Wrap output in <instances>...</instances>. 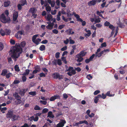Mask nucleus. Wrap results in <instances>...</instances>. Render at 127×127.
I'll return each mask as SVG.
<instances>
[{
    "label": "nucleus",
    "mask_w": 127,
    "mask_h": 127,
    "mask_svg": "<svg viewBox=\"0 0 127 127\" xmlns=\"http://www.w3.org/2000/svg\"><path fill=\"white\" fill-rule=\"evenodd\" d=\"M12 75L11 73L9 72L7 74V73L5 76L6 78H7L8 79L11 76H12Z\"/></svg>",
    "instance_id": "nucleus-34"
},
{
    "label": "nucleus",
    "mask_w": 127,
    "mask_h": 127,
    "mask_svg": "<svg viewBox=\"0 0 127 127\" xmlns=\"http://www.w3.org/2000/svg\"><path fill=\"white\" fill-rule=\"evenodd\" d=\"M38 34H36L34 35L32 38V41L33 43L35 42L36 39L37 37L38 36Z\"/></svg>",
    "instance_id": "nucleus-21"
},
{
    "label": "nucleus",
    "mask_w": 127,
    "mask_h": 127,
    "mask_svg": "<svg viewBox=\"0 0 127 127\" xmlns=\"http://www.w3.org/2000/svg\"><path fill=\"white\" fill-rule=\"evenodd\" d=\"M103 54V53L102 52V51H101L99 53H98L97 54H95V57H97V56L98 57H100Z\"/></svg>",
    "instance_id": "nucleus-38"
},
{
    "label": "nucleus",
    "mask_w": 127,
    "mask_h": 127,
    "mask_svg": "<svg viewBox=\"0 0 127 127\" xmlns=\"http://www.w3.org/2000/svg\"><path fill=\"white\" fill-rule=\"evenodd\" d=\"M65 26V25H60L58 28L59 29L61 30L63 28H64Z\"/></svg>",
    "instance_id": "nucleus-51"
},
{
    "label": "nucleus",
    "mask_w": 127,
    "mask_h": 127,
    "mask_svg": "<svg viewBox=\"0 0 127 127\" xmlns=\"http://www.w3.org/2000/svg\"><path fill=\"white\" fill-rule=\"evenodd\" d=\"M24 75L22 77V80L23 82H25L26 81L27 78L26 76Z\"/></svg>",
    "instance_id": "nucleus-52"
},
{
    "label": "nucleus",
    "mask_w": 127,
    "mask_h": 127,
    "mask_svg": "<svg viewBox=\"0 0 127 127\" xmlns=\"http://www.w3.org/2000/svg\"><path fill=\"white\" fill-rule=\"evenodd\" d=\"M55 2L53 0L52 1V2L50 4H51V6L52 7H54L55 4Z\"/></svg>",
    "instance_id": "nucleus-49"
},
{
    "label": "nucleus",
    "mask_w": 127,
    "mask_h": 127,
    "mask_svg": "<svg viewBox=\"0 0 127 127\" xmlns=\"http://www.w3.org/2000/svg\"><path fill=\"white\" fill-rule=\"evenodd\" d=\"M15 98L17 99H21V97L19 96L18 93L16 92H15L13 94Z\"/></svg>",
    "instance_id": "nucleus-16"
},
{
    "label": "nucleus",
    "mask_w": 127,
    "mask_h": 127,
    "mask_svg": "<svg viewBox=\"0 0 127 127\" xmlns=\"http://www.w3.org/2000/svg\"><path fill=\"white\" fill-rule=\"evenodd\" d=\"M66 123V121L65 120H63L61 122L58 124L56 127H63Z\"/></svg>",
    "instance_id": "nucleus-9"
},
{
    "label": "nucleus",
    "mask_w": 127,
    "mask_h": 127,
    "mask_svg": "<svg viewBox=\"0 0 127 127\" xmlns=\"http://www.w3.org/2000/svg\"><path fill=\"white\" fill-rule=\"evenodd\" d=\"M52 112L51 111H49L48 113L47 117H49L53 118L54 117V116L52 114Z\"/></svg>",
    "instance_id": "nucleus-19"
},
{
    "label": "nucleus",
    "mask_w": 127,
    "mask_h": 127,
    "mask_svg": "<svg viewBox=\"0 0 127 127\" xmlns=\"http://www.w3.org/2000/svg\"><path fill=\"white\" fill-rule=\"evenodd\" d=\"M46 101V100H40V102L41 104L44 105H46L47 103V101Z\"/></svg>",
    "instance_id": "nucleus-35"
},
{
    "label": "nucleus",
    "mask_w": 127,
    "mask_h": 127,
    "mask_svg": "<svg viewBox=\"0 0 127 127\" xmlns=\"http://www.w3.org/2000/svg\"><path fill=\"white\" fill-rule=\"evenodd\" d=\"M39 76L40 77H45L46 76L45 74L43 72H41L39 74Z\"/></svg>",
    "instance_id": "nucleus-56"
},
{
    "label": "nucleus",
    "mask_w": 127,
    "mask_h": 127,
    "mask_svg": "<svg viewBox=\"0 0 127 127\" xmlns=\"http://www.w3.org/2000/svg\"><path fill=\"white\" fill-rule=\"evenodd\" d=\"M26 91L25 89H22L20 91L19 94L22 96H24Z\"/></svg>",
    "instance_id": "nucleus-13"
},
{
    "label": "nucleus",
    "mask_w": 127,
    "mask_h": 127,
    "mask_svg": "<svg viewBox=\"0 0 127 127\" xmlns=\"http://www.w3.org/2000/svg\"><path fill=\"white\" fill-rule=\"evenodd\" d=\"M97 0H92L89 1L88 3V5L90 6L95 5L97 2Z\"/></svg>",
    "instance_id": "nucleus-8"
},
{
    "label": "nucleus",
    "mask_w": 127,
    "mask_h": 127,
    "mask_svg": "<svg viewBox=\"0 0 127 127\" xmlns=\"http://www.w3.org/2000/svg\"><path fill=\"white\" fill-rule=\"evenodd\" d=\"M29 94L32 95V96H34L36 94V93L35 91H32L29 92Z\"/></svg>",
    "instance_id": "nucleus-25"
},
{
    "label": "nucleus",
    "mask_w": 127,
    "mask_h": 127,
    "mask_svg": "<svg viewBox=\"0 0 127 127\" xmlns=\"http://www.w3.org/2000/svg\"><path fill=\"white\" fill-rule=\"evenodd\" d=\"M95 23H98L100 22V18H97L95 20Z\"/></svg>",
    "instance_id": "nucleus-58"
},
{
    "label": "nucleus",
    "mask_w": 127,
    "mask_h": 127,
    "mask_svg": "<svg viewBox=\"0 0 127 127\" xmlns=\"http://www.w3.org/2000/svg\"><path fill=\"white\" fill-rule=\"evenodd\" d=\"M47 19L48 21H52V16L50 14L48 15L47 17Z\"/></svg>",
    "instance_id": "nucleus-20"
},
{
    "label": "nucleus",
    "mask_w": 127,
    "mask_h": 127,
    "mask_svg": "<svg viewBox=\"0 0 127 127\" xmlns=\"http://www.w3.org/2000/svg\"><path fill=\"white\" fill-rule=\"evenodd\" d=\"M53 78L55 79H61L63 78L62 76L60 75V74L58 73H54L53 74Z\"/></svg>",
    "instance_id": "nucleus-3"
},
{
    "label": "nucleus",
    "mask_w": 127,
    "mask_h": 127,
    "mask_svg": "<svg viewBox=\"0 0 127 127\" xmlns=\"http://www.w3.org/2000/svg\"><path fill=\"white\" fill-rule=\"evenodd\" d=\"M55 99H60V95H54Z\"/></svg>",
    "instance_id": "nucleus-57"
},
{
    "label": "nucleus",
    "mask_w": 127,
    "mask_h": 127,
    "mask_svg": "<svg viewBox=\"0 0 127 127\" xmlns=\"http://www.w3.org/2000/svg\"><path fill=\"white\" fill-rule=\"evenodd\" d=\"M22 5L20 4H18L17 7L18 10H21L22 8Z\"/></svg>",
    "instance_id": "nucleus-44"
},
{
    "label": "nucleus",
    "mask_w": 127,
    "mask_h": 127,
    "mask_svg": "<svg viewBox=\"0 0 127 127\" xmlns=\"http://www.w3.org/2000/svg\"><path fill=\"white\" fill-rule=\"evenodd\" d=\"M48 42V40L46 39H45L42 41L41 43L43 44H46Z\"/></svg>",
    "instance_id": "nucleus-55"
},
{
    "label": "nucleus",
    "mask_w": 127,
    "mask_h": 127,
    "mask_svg": "<svg viewBox=\"0 0 127 127\" xmlns=\"http://www.w3.org/2000/svg\"><path fill=\"white\" fill-rule=\"evenodd\" d=\"M18 17V12L17 11H15L13 14V20L14 21H15L17 19Z\"/></svg>",
    "instance_id": "nucleus-5"
},
{
    "label": "nucleus",
    "mask_w": 127,
    "mask_h": 127,
    "mask_svg": "<svg viewBox=\"0 0 127 127\" xmlns=\"http://www.w3.org/2000/svg\"><path fill=\"white\" fill-rule=\"evenodd\" d=\"M84 60V58H79L76 60L77 61L79 62H82Z\"/></svg>",
    "instance_id": "nucleus-46"
},
{
    "label": "nucleus",
    "mask_w": 127,
    "mask_h": 127,
    "mask_svg": "<svg viewBox=\"0 0 127 127\" xmlns=\"http://www.w3.org/2000/svg\"><path fill=\"white\" fill-rule=\"evenodd\" d=\"M76 73V72L75 70L73 69L71 70V72H68L67 73V74L68 75L71 76H72V75L75 74Z\"/></svg>",
    "instance_id": "nucleus-14"
},
{
    "label": "nucleus",
    "mask_w": 127,
    "mask_h": 127,
    "mask_svg": "<svg viewBox=\"0 0 127 127\" xmlns=\"http://www.w3.org/2000/svg\"><path fill=\"white\" fill-rule=\"evenodd\" d=\"M48 109L46 108H44L42 111V113H46L48 112Z\"/></svg>",
    "instance_id": "nucleus-39"
},
{
    "label": "nucleus",
    "mask_w": 127,
    "mask_h": 127,
    "mask_svg": "<svg viewBox=\"0 0 127 127\" xmlns=\"http://www.w3.org/2000/svg\"><path fill=\"white\" fill-rule=\"evenodd\" d=\"M67 49V46H65L64 47H63L61 49V50L62 51H64L66 50Z\"/></svg>",
    "instance_id": "nucleus-63"
},
{
    "label": "nucleus",
    "mask_w": 127,
    "mask_h": 127,
    "mask_svg": "<svg viewBox=\"0 0 127 127\" xmlns=\"http://www.w3.org/2000/svg\"><path fill=\"white\" fill-rule=\"evenodd\" d=\"M75 17L77 19V21H82V19L80 18L79 16L77 14H75L74 15Z\"/></svg>",
    "instance_id": "nucleus-23"
},
{
    "label": "nucleus",
    "mask_w": 127,
    "mask_h": 127,
    "mask_svg": "<svg viewBox=\"0 0 127 127\" xmlns=\"http://www.w3.org/2000/svg\"><path fill=\"white\" fill-rule=\"evenodd\" d=\"M61 59L62 61L64 62L65 64H66L67 62L66 61V58L65 57H62L61 58Z\"/></svg>",
    "instance_id": "nucleus-29"
},
{
    "label": "nucleus",
    "mask_w": 127,
    "mask_h": 127,
    "mask_svg": "<svg viewBox=\"0 0 127 127\" xmlns=\"http://www.w3.org/2000/svg\"><path fill=\"white\" fill-rule=\"evenodd\" d=\"M15 71L17 72L19 71L20 69L18 65H16L15 66Z\"/></svg>",
    "instance_id": "nucleus-33"
},
{
    "label": "nucleus",
    "mask_w": 127,
    "mask_h": 127,
    "mask_svg": "<svg viewBox=\"0 0 127 127\" xmlns=\"http://www.w3.org/2000/svg\"><path fill=\"white\" fill-rule=\"evenodd\" d=\"M13 110L11 109L8 110L7 113L6 114V117L7 118H10L13 115Z\"/></svg>",
    "instance_id": "nucleus-4"
},
{
    "label": "nucleus",
    "mask_w": 127,
    "mask_h": 127,
    "mask_svg": "<svg viewBox=\"0 0 127 127\" xmlns=\"http://www.w3.org/2000/svg\"><path fill=\"white\" fill-rule=\"evenodd\" d=\"M110 25V23L107 21H106L104 23V26H109Z\"/></svg>",
    "instance_id": "nucleus-48"
},
{
    "label": "nucleus",
    "mask_w": 127,
    "mask_h": 127,
    "mask_svg": "<svg viewBox=\"0 0 127 127\" xmlns=\"http://www.w3.org/2000/svg\"><path fill=\"white\" fill-rule=\"evenodd\" d=\"M34 109L35 110H40L41 109L39 106L37 105L35 106Z\"/></svg>",
    "instance_id": "nucleus-40"
},
{
    "label": "nucleus",
    "mask_w": 127,
    "mask_h": 127,
    "mask_svg": "<svg viewBox=\"0 0 127 127\" xmlns=\"http://www.w3.org/2000/svg\"><path fill=\"white\" fill-rule=\"evenodd\" d=\"M37 11V9L35 7H32L29 10V12L32 14L35 13Z\"/></svg>",
    "instance_id": "nucleus-11"
},
{
    "label": "nucleus",
    "mask_w": 127,
    "mask_h": 127,
    "mask_svg": "<svg viewBox=\"0 0 127 127\" xmlns=\"http://www.w3.org/2000/svg\"><path fill=\"white\" fill-rule=\"evenodd\" d=\"M73 69V67L69 66V67L66 70V71L70 72Z\"/></svg>",
    "instance_id": "nucleus-41"
},
{
    "label": "nucleus",
    "mask_w": 127,
    "mask_h": 127,
    "mask_svg": "<svg viewBox=\"0 0 127 127\" xmlns=\"http://www.w3.org/2000/svg\"><path fill=\"white\" fill-rule=\"evenodd\" d=\"M7 70L6 69H3L2 71V72L1 74V75L3 76H5L7 73Z\"/></svg>",
    "instance_id": "nucleus-17"
},
{
    "label": "nucleus",
    "mask_w": 127,
    "mask_h": 127,
    "mask_svg": "<svg viewBox=\"0 0 127 127\" xmlns=\"http://www.w3.org/2000/svg\"><path fill=\"white\" fill-rule=\"evenodd\" d=\"M109 28L112 30V32L113 31V30H114L115 28L113 25L110 24L109 25Z\"/></svg>",
    "instance_id": "nucleus-37"
},
{
    "label": "nucleus",
    "mask_w": 127,
    "mask_h": 127,
    "mask_svg": "<svg viewBox=\"0 0 127 127\" xmlns=\"http://www.w3.org/2000/svg\"><path fill=\"white\" fill-rule=\"evenodd\" d=\"M72 28H69L68 29L66 30L65 32L69 35L73 34H74V32L73 31H72Z\"/></svg>",
    "instance_id": "nucleus-10"
},
{
    "label": "nucleus",
    "mask_w": 127,
    "mask_h": 127,
    "mask_svg": "<svg viewBox=\"0 0 127 127\" xmlns=\"http://www.w3.org/2000/svg\"><path fill=\"white\" fill-rule=\"evenodd\" d=\"M47 23L48 25L46 26V28L49 30L52 29L54 25V23H51L50 22H47Z\"/></svg>",
    "instance_id": "nucleus-6"
},
{
    "label": "nucleus",
    "mask_w": 127,
    "mask_h": 127,
    "mask_svg": "<svg viewBox=\"0 0 127 127\" xmlns=\"http://www.w3.org/2000/svg\"><path fill=\"white\" fill-rule=\"evenodd\" d=\"M0 34L2 36H4L5 35V32L2 29H1L0 30Z\"/></svg>",
    "instance_id": "nucleus-27"
},
{
    "label": "nucleus",
    "mask_w": 127,
    "mask_h": 127,
    "mask_svg": "<svg viewBox=\"0 0 127 127\" xmlns=\"http://www.w3.org/2000/svg\"><path fill=\"white\" fill-rule=\"evenodd\" d=\"M119 26L120 28H124L125 27V25L124 23H121Z\"/></svg>",
    "instance_id": "nucleus-53"
},
{
    "label": "nucleus",
    "mask_w": 127,
    "mask_h": 127,
    "mask_svg": "<svg viewBox=\"0 0 127 127\" xmlns=\"http://www.w3.org/2000/svg\"><path fill=\"white\" fill-rule=\"evenodd\" d=\"M35 70L32 72V73L33 74L37 73L38 72L40 71V68L38 65H37L34 67Z\"/></svg>",
    "instance_id": "nucleus-7"
},
{
    "label": "nucleus",
    "mask_w": 127,
    "mask_h": 127,
    "mask_svg": "<svg viewBox=\"0 0 127 127\" xmlns=\"http://www.w3.org/2000/svg\"><path fill=\"white\" fill-rule=\"evenodd\" d=\"M20 3L22 6H23L25 4H27V1L26 0H22L20 1Z\"/></svg>",
    "instance_id": "nucleus-22"
},
{
    "label": "nucleus",
    "mask_w": 127,
    "mask_h": 127,
    "mask_svg": "<svg viewBox=\"0 0 127 127\" xmlns=\"http://www.w3.org/2000/svg\"><path fill=\"white\" fill-rule=\"evenodd\" d=\"M95 55V54H93L91 57H90L89 59L91 61H92L93 59L94 58Z\"/></svg>",
    "instance_id": "nucleus-61"
},
{
    "label": "nucleus",
    "mask_w": 127,
    "mask_h": 127,
    "mask_svg": "<svg viewBox=\"0 0 127 127\" xmlns=\"http://www.w3.org/2000/svg\"><path fill=\"white\" fill-rule=\"evenodd\" d=\"M101 97V95L100 94L98 95L97 96H96L94 100V102L95 103H97L98 102V100L100 97Z\"/></svg>",
    "instance_id": "nucleus-15"
},
{
    "label": "nucleus",
    "mask_w": 127,
    "mask_h": 127,
    "mask_svg": "<svg viewBox=\"0 0 127 127\" xmlns=\"http://www.w3.org/2000/svg\"><path fill=\"white\" fill-rule=\"evenodd\" d=\"M102 96L101 95V97H100V98H102L103 99H105L106 97V95L104 94V93H102Z\"/></svg>",
    "instance_id": "nucleus-47"
},
{
    "label": "nucleus",
    "mask_w": 127,
    "mask_h": 127,
    "mask_svg": "<svg viewBox=\"0 0 127 127\" xmlns=\"http://www.w3.org/2000/svg\"><path fill=\"white\" fill-rule=\"evenodd\" d=\"M63 96L64 98L65 99H66L68 97V96L65 93H64L63 94Z\"/></svg>",
    "instance_id": "nucleus-60"
},
{
    "label": "nucleus",
    "mask_w": 127,
    "mask_h": 127,
    "mask_svg": "<svg viewBox=\"0 0 127 127\" xmlns=\"http://www.w3.org/2000/svg\"><path fill=\"white\" fill-rule=\"evenodd\" d=\"M79 53L82 57L86 55L87 54V52H84V51H82L80 52Z\"/></svg>",
    "instance_id": "nucleus-26"
},
{
    "label": "nucleus",
    "mask_w": 127,
    "mask_h": 127,
    "mask_svg": "<svg viewBox=\"0 0 127 127\" xmlns=\"http://www.w3.org/2000/svg\"><path fill=\"white\" fill-rule=\"evenodd\" d=\"M46 9L47 11L49 12L51 11V8L49 6H48L46 7Z\"/></svg>",
    "instance_id": "nucleus-32"
},
{
    "label": "nucleus",
    "mask_w": 127,
    "mask_h": 127,
    "mask_svg": "<svg viewBox=\"0 0 127 127\" xmlns=\"http://www.w3.org/2000/svg\"><path fill=\"white\" fill-rule=\"evenodd\" d=\"M26 43L25 41L22 42L20 43V46L19 44H16L14 46L11 47L9 52H11L12 55L11 57L15 59V61H16V59L18 58L20 56L23 51V49L21 46L23 48L25 47Z\"/></svg>",
    "instance_id": "nucleus-1"
},
{
    "label": "nucleus",
    "mask_w": 127,
    "mask_h": 127,
    "mask_svg": "<svg viewBox=\"0 0 127 127\" xmlns=\"http://www.w3.org/2000/svg\"><path fill=\"white\" fill-rule=\"evenodd\" d=\"M106 95L108 96L109 97H111V96H114L115 95L114 94H113L112 95L110 94V91H108L107 92L106 94Z\"/></svg>",
    "instance_id": "nucleus-30"
},
{
    "label": "nucleus",
    "mask_w": 127,
    "mask_h": 127,
    "mask_svg": "<svg viewBox=\"0 0 127 127\" xmlns=\"http://www.w3.org/2000/svg\"><path fill=\"white\" fill-rule=\"evenodd\" d=\"M52 32L54 33L57 34L58 32V31L56 29H54L52 30Z\"/></svg>",
    "instance_id": "nucleus-54"
},
{
    "label": "nucleus",
    "mask_w": 127,
    "mask_h": 127,
    "mask_svg": "<svg viewBox=\"0 0 127 127\" xmlns=\"http://www.w3.org/2000/svg\"><path fill=\"white\" fill-rule=\"evenodd\" d=\"M60 53L59 52L56 53L55 54V57L57 59H58L59 58Z\"/></svg>",
    "instance_id": "nucleus-45"
},
{
    "label": "nucleus",
    "mask_w": 127,
    "mask_h": 127,
    "mask_svg": "<svg viewBox=\"0 0 127 127\" xmlns=\"http://www.w3.org/2000/svg\"><path fill=\"white\" fill-rule=\"evenodd\" d=\"M41 40L39 38H37L35 41V42L34 43H35L36 45H38L39 44V42L41 41Z\"/></svg>",
    "instance_id": "nucleus-28"
},
{
    "label": "nucleus",
    "mask_w": 127,
    "mask_h": 127,
    "mask_svg": "<svg viewBox=\"0 0 127 127\" xmlns=\"http://www.w3.org/2000/svg\"><path fill=\"white\" fill-rule=\"evenodd\" d=\"M57 63L58 65H61L62 64L61 60L60 59H58L57 60Z\"/></svg>",
    "instance_id": "nucleus-50"
},
{
    "label": "nucleus",
    "mask_w": 127,
    "mask_h": 127,
    "mask_svg": "<svg viewBox=\"0 0 127 127\" xmlns=\"http://www.w3.org/2000/svg\"><path fill=\"white\" fill-rule=\"evenodd\" d=\"M10 2L9 1H6L4 2V7H8L10 5Z\"/></svg>",
    "instance_id": "nucleus-18"
},
{
    "label": "nucleus",
    "mask_w": 127,
    "mask_h": 127,
    "mask_svg": "<svg viewBox=\"0 0 127 127\" xmlns=\"http://www.w3.org/2000/svg\"><path fill=\"white\" fill-rule=\"evenodd\" d=\"M4 48V46L2 43L0 42V51H2Z\"/></svg>",
    "instance_id": "nucleus-36"
},
{
    "label": "nucleus",
    "mask_w": 127,
    "mask_h": 127,
    "mask_svg": "<svg viewBox=\"0 0 127 127\" xmlns=\"http://www.w3.org/2000/svg\"><path fill=\"white\" fill-rule=\"evenodd\" d=\"M39 49L41 51H44L45 49V46L44 45H41Z\"/></svg>",
    "instance_id": "nucleus-24"
},
{
    "label": "nucleus",
    "mask_w": 127,
    "mask_h": 127,
    "mask_svg": "<svg viewBox=\"0 0 127 127\" xmlns=\"http://www.w3.org/2000/svg\"><path fill=\"white\" fill-rule=\"evenodd\" d=\"M4 13L6 15L7 17H8L9 13L8 10H5L4 12Z\"/></svg>",
    "instance_id": "nucleus-62"
},
{
    "label": "nucleus",
    "mask_w": 127,
    "mask_h": 127,
    "mask_svg": "<svg viewBox=\"0 0 127 127\" xmlns=\"http://www.w3.org/2000/svg\"><path fill=\"white\" fill-rule=\"evenodd\" d=\"M11 33V31L10 30H8L6 31L5 32V35H8L10 34Z\"/></svg>",
    "instance_id": "nucleus-59"
},
{
    "label": "nucleus",
    "mask_w": 127,
    "mask_h": 127,
    "mask_svg": "<svg viewBox=\"0 0 127 127\" xmlns=\"http://www.w3.org/2000/svg\"><path fill=\"white\" fill-rule=\"evenodd\" d=\"M96 14L97 15H99L100 17H101L102 18L104 19V18L103 16L100 13L99 11H96Z\"/></svg>",
    "instance_id": "nucleus-42"
},
{
    "label": "nucleus",
    "mask_w": 127,
    "mask_h": 127,
    "mask_svg": "<svg viewBox=\"0 0 127 127\" xmlns=\"http://www.w3.org/2000/svg\"><path fill=\"white\" fill-rule=\"evenodd\" d=\"M0 19L2 22L4 23H9L10 21V18L8 17H6L4 14H2L0 16Z\"/></svg>",
    "instance_id": "nucleus-2"
},
{
    "label": "nucleus",
    "mask_w": 127,
    "mask_h": 127,
    "mask_svg": "<svg viewBox=\"0 0 127 127\" xmlns=\"http://www.w3.org/2000/svg\"><path fill=\"white\" fill-rule=\"evenodd\" d=\"M30 70L29 69H27L25 70V72L23 75H28L30 72Z\"/></svg>",
    "instance_id": "nucleus-31"
},
{
    "label": "nucleus",
    "mask_w": 127,
    "mask_h": 127,
    "mask_svg": "<svg viewBox=\"0 0 127 127\" xmlns=\"http://www.w3.org/2000/svg\"><path fill=\"white\" fill-rule=\"evenodd\" d=\"M21 127H30L29 125L25 123L24 124V125Z\"/></svg>",
    "instance_id": "nucleus-64"
},
{
    "label": "nucleus",
    "mask_w": 127,
    "mask_h": 127,
    "mask_svg": "<svg viewBox=\"0 0 127 127\" xmlns=\"http://www.w3.org/2000/svg\"><path fill=\"white\" fill-rule=\"evenodd\" d=\"M106 43L105 42H104L101 44V46L100 47V48H102L103 47H106Z\"/></svg>",
    "instance_id": "nucleus-43"
},
{
    "label": "nucleus",
    "mask_w": 127,
    "mask_h": 127,
    "mask_svg": "<svg viewBox=\"0 0 127 127\" xmlns=\"http://www.w3.org/2000/svg\"><path fill=\"white\" fill-rule=\"evenodd\" d=\"M19 117V116H17L13 114L10 118H11V120L12 121H14L17 120Z\"/></svg>",
    "instance_id": "nucleus-12"
}]
</instances>
